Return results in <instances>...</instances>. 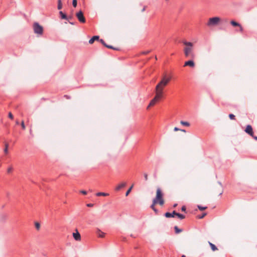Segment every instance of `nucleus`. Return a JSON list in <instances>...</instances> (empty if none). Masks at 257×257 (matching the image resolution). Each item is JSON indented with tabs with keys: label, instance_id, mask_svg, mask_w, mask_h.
I'll use <instances>...</instances> for the list:
<instances>
[{
	"label": "nucleus",
	"instance_id": "obj_36",
	"mask_svg": "<svg viewBox=\"0 0 257 257\" xmlns=\"http://www.w3.org/2000/svg\"><path fill=\"white\" fill-rule=\"evenodd\" d=\"M144 178L146 181L148 180V175L146 173L144 174Z\"/></svg>",
	"mask_w": 257,
	"mask_h": 257
},
{
	"label": "nucleus",
	"instance_id": "obj_32",
	"mask_svg": "<svg viewBox=\"0 0 257 257\" xmlns=\"http://www.w3.org/2000/svg\"><path fill=\"white\" fill-rule=\"evenodd\" d=\"M132 188H133V186H131V187L129 188V189L126 191V194H125V195H126V196H127V195H128V194H129V193H130V192H131V190H132Z\"/></svg>",
	"mask_w": 257,
	"mask_h": 257
},
{
	"label": "nucleus",
	"instance_id": "obj_35",
	"mask_svg": "<svg viewBox=\"0 0 257 257\" xmlns=\"http://www.w3.org/2000/svg\"><path fill=\"white\" fill-rule=\"evenodd\" d=\"M80 193H82L83 195H86L87 194V192L86 191H85V190H81V191H80Z\"/></svg>",
	"mask_w": 257,
	"mask_h": 257
},
{
	"label": "nucleus",
	"instance_id": "obj_8",
	"mask_svg": "<svg viewBox=\"0 0 257 257\" xmlns=\"http://www.w3.org/2000/svg\"><path fill=\"white\" fill-rule=\"evenodd\" d=\"M230 24L231 25H232L234 27H238L239 28V31L241 33L243 32V29L242 27L241 26V25L239 23H238L234 21H231L230 22Z\"/></svg>",
	"mask_w": 257,
	"mask_h": 257
},
{
	"label": "nucleus",
	"instance_id": "obj_1",
	"mask_svg": "<svg viewBox=\"0 0 257 257\" xmlns=\"http://www.w3.org/2000/svg\"><path fill=\"white\" fill-rule=\"evenodd\" d=\"M171 76L169 75L164 74L161 78V80L157 84L155 89V96L151 101L149 106L154 105L157 102L160 101L164 96V89L168 85L171 80Z\"/></svg>",
	"mask_w": 257,
	"mask_h": 257
},
{
	"label": "nucleus",
	"instance_id": "obj_9",
	"mask_svg": "<svg viewBox=\"0 0 257 257\" xmlns=\"http://www.w3.org/2000/svg\"><path fill=\"white\" fill-rule=\"evenodd\" d=\"M190 66L191 67H194L195 66V63L193 60H189L188 61H186L184 63V66Z\"/></svg>",
	"mask_w": 257,
	"mask_h": 257
},
{
	"label": "nucleus",
	"instance_id": "obj_2",
	"mask_svg": "<svg viewBox=\"0 0 257 257\" xmlns=\"http://www.w3.org/2000/svg\"><path fill=\"white\" fill-rule=\"evenodd\" d=\"M183 44L186 46L184 49V54L186 57L194 58L195 57L193 50V43L187 41H184Z\"/></svg>",
	"mask_w": 257,
	"mask_h": 257
},
{
	"label": "nucleus",
	"instance_id": "obj_31",
	"mask_svg": "<svg viewBox=\"0 0 257 257\" xmlns=\"http://www.w3.org/2000/svg\"><path fill=\"white\" fill-rule=\"evenodd\" d=\"M12 170H13L12 167H10L8 168V169L7 170V172L8 173H10L11 172H12Z\"/></svg>",
	"mask_w": 257,
	"mask_h": 257
},
{
	"label": "nucleus",
	"instance_id": "obj_42",
	"mask_svg": "<svg viewBox=\"0 0 257 257\" xmlns=\"http://www.w3.org/2000/svg\"><path fill=\"white\" fill-rule=\"evenodd\" d=\"M16 124H17V125L19 124V120H16Z\"/></svg>",
	"mask_w": 257,
	"mask_h": 257
},
{
	"label": "nucleus",
	"instance_id": "obj_30",
	"mask_svg": "<svg viewBox=\"0 0 257 257\" xmlns=\"http://www.w3.org/2000/svg\"><path fill=\"white\" fill-rule=\"evenodd\" d=\"M21 126H22V128L23 130H25L26 126H25V125L24 124V122L23 120L21 122Z\"/></svg>",
	"mask_w": 257,
	"mask_h": 257
},
{
	"label": "nucleus",
	"instance_id": "obj_43",
	"mask_svg": "<svg viewBox=\"0 0 257 257\" xmlns=\"http://www.w3.org/2000/svg\"><path fill=\"white\" fill-rule=\"evenodd\" d=\"M180 131H181V132H186V131L185 130H183V129H180Z\"/></svg>",
	"mask_w": 257,
	"mask_h": 257
},
{
	"label": "nucleus",
	"instance_id": "obj_14",
	"mask_svg": "<svg viewBox=\"0 0 257 257\" xmlns=\"http://www.w3.org/2000/svg\"><path fill=\"white\" fill-rule=\"evenodd\" d=\"M126 185L125 183H121L119 184H118L116 187H115V190L116 191H119L121 188H123Z\"/></svg>",
	"mask_w": 257,
	"mask_h": 257
},
{
	"label": "nucleus",
	"instance_id": "obj_26",
	"mask_svg": "<svg viewBox=\"0 0 257 257\" xmlns=\"http://www.w3.org/2000/svg\"><path fill=\"white\" fill-rule=\"evenodd\" d=\"M229 117L231 120H235V115L234 114H231V113L229 114Z\"/></svg>",
	"mask_w": 257,
	"mask_h": 257
},
{
	"label": "nucleus",
	"instance_id": "obj_45",
	"mask_svg": "<svg viewBox=\"0 0 257 257\" xmlns=\"http://www.w3.org/2000/svg\"><path fill=\"white\" fill-rule=\"evenodd\" d=\"M177 206V204L174 205V207H175Z\"/></svg>",
	"mask_w": 257,
	"mask_h": 257
},
{
	"label": "nucleus",
	"instance_id": "obj_17",
	"mask_svg": "<svg viewBox=\"0 0 257 257\" xmlns=\"http://www.w3.org/2000/svg\"><path fill=\"white\" fill-rule=\"evenodd\" d=\"M209 244L211 248V249L213 250V251H215V250H217L218 249L217 248V247L214 244H213L212 243L210 242H209Z\"/></svg>",
	"mask_w": 257,
	"mask_h": 257
},
{
	"label": "nucleus",
	"instance_id": "obj_25",
	"mask_svg": "<svg viewBox=\"0 0 257 257\" xmlns=\"http://www.w3.org/2000/svg\"><path fill=\"white\" fill-rule=\"evenodd\" d=\"M206 214H207L206 213H203L200 215H198L197 217L199 219H201V218H203V217H204L206 215Z\"/></svg>",
	"mask_w": 257,
	"mask_h": 257
},
{
	"label": "nucleus",
	"instance_id": "obj_27",
	"mask_svg": "<svg viewBox=\"0 0 257 257\" xmlns=\"http://www.w3.org/2000/svg\"><path fill=\"white\" fill-rule=\"evenodd\" d=\"M98 236L100 237H103L104 236V233L103 232H101L100 230H99Z\"/></svg>",
	"mask_w": 257,
	"mask_h": 257
},
{
	"label": "nucleus",
	"instance_id": "obj_39",
	"mask_svg": "<svg viewBox=\"0 0 257 257\" xmlns=\"http://www.w3.org/2000/svg\"><path fill=\"white\" fill-rule=\"evenodd\" d=\"M251 137H252L255 140L257 141V137L256 136H254V135H253V136H251Z\"/></svg>",
	"mask_w": 257,
	"mask_h": 257
},
{
	"label": "nucleus",
	"instance_id": "obj_20",
	"mask_svg": "<svg viewBox=\"0 0 257 257\" xmlns=\"http://www.w3.org/2000/svg\"><path fill=\"white\" fill-rule=\"evenodd\" d=\"M180 123L181 124L183 125H185V126H190V123L187 122V121H183V120H181L180 121Z\"/></svg>",
	"mask_w": 257,
	"mask_h": 257
},
{
	"label": "nucleus",
	"instance_id": "obj_7",
	"mask_svg": "<svg viewBox=\"0 0 257 257\" xmlns=\"http://www.w3.org/2000/svg\"><path fill=\"white\" fill-rule=\"evenodd\" d=\"M245 132L246 133H247L250 136H253V132L252 127L250 125L248 124L246 126L245 130Z\"/></svg>",
	"mask_w": 257,
	"mask_h": 257
},
{
	"label": "nucleus",
	"instance_id": "obj_18",
	"mask_svg": "<svg viewBox=\"0 0 257 257\" xmlns=\"http://www.w3.org/2000/svg\"><path fill=\"white\" fill-rule=\"evenodd\" d=\"M176 216H177L180 219H183L185 218V216L183 214L176 212Z\"/></svg>",
	"mask_w": 257,
	"mask_h": 257
},
{
	"label": "nucleus",
	"instance_id": "obj_24",
	"mask_svg": "<svg viewBox=\"0 0 257 257\" xmlns=\"http://www.w3.org/2000/svg\"><path fill=\"white\" fill-rule=\"evenodd\" d=\"M197 207H198V208L200 210H201V211H203V210H205V209H207V207H206V206H205V207H203V206H201V205H198V206H197Z\"/></svg>",
	"mask_w": 257,
	"mask_h": 257
},
{
	"label": "nucleus",
	"instance_id": "obj_33",
	"mask_svg": "<svg viewBox=\"0 0 257 257\" xmlns=\"http://www.w3.org/2000/svg\"><path fill=\"white\" fill-rule=\"evenodd\" d=\"M9 117L11 119H13L14 117H13V114H12V113L11 112H9Z\"/></svg>",
	"mask_w": 257,
	"mask_h": 257
},
{
	"label": "nucleus",
	"instance_id": "obj_13",
	"mask_svg": "<svg viewBox=\"0 0 257 257\" xmlns=\"http://www.w3.org/2000/svg\"><path fill=\"white\" fill-rule=\"evenodd\" d=\"M59 15L61 19L66 20L69 21V18L62 11L59 12Z\"/></svg>",
	"mask_w": 257,
	"mask_h": 257
},
{
	"label": "nucleus",
	"instance_id": "obj_38",
	"mask_svg": "<svg viewBox=\"0 0 257 257\" xmlns=\"http://www.w3.org/2000/svg\"><path fill=\"white\" fill-rule=\"evenodd\" d=\"M64 97H65L67 99H70V97L67 95H64Z\"/></svg>",
	"mask_w": 257,
	"mask_h": 257
},
{
	"label": "nucleus",
	"instance_id": "obj_28",
	"mask_svg": "<svg viewBox=\"0 0 257 257\" xmlns=\"http://www.w3.org/2000/svg\"><path fill=\"white\" fill-rule=\"evenodd\" d=\"M35 227L37 230H39L40 228V224L38 222H36L35 224Z\"/></svg>",
	"mask_w": 257,
	"mask_h": 257
},
{
	"label": "nucleus",
	"instance_id": "obj_22",
	"mask_svg": "<svg viewBox=\"0 0 257 257\" xmlns=\"http://www.w3.org/2000/svg\"><path fill=\"white\" fill-rule=\"evenodd\" d=\"M174 229H175L176 233H177V234L180 233L182 231V229H179L177 226H175L174 227Z\"/></svg>",
	"mask_w": 257,
	"mask_h": 257
},
{
	"label": "nucleus",
	"instance_id": "obj_4",
	"mask_svg": "<svg viewBox=\"0 0 257 257\" xmlns=\"http://www.w3.org/2000/svg\"><path fill=\"white\" fill-rule=\"evenodd\" d=\"M220 21V19L219 17H215L209 19L206 25L208 27H213L216 26Z\"/></svg>",
	"mask_w": 257,
	"mask_h": 257
},
{
	"label": "nucleus",
	"instance_id": "obj_21",
	"mask_svg": "<svg viewBox=\"0 0 257 257\" xmlns=\"http://www.w3.org/2000/svg\"><path fill=\"white\" fill-rule=\"evenodd\" d=\"M62 8L61 0H58V9L61 10Z\"/></svg>",
	"mask_w": 257,
	"mask_h": 257
},
{
	"label": "nucleus",
	"instance_id": "obj_23",
	"mask_svg": "<svg viewBox=\"0 0 257 257\" xmlns=\"http://www.w3.org/2000/svg\"><path fill=\"white\" fill-rule=\"evenodd\" d=\"M8 147H9L8 144H7V143L5 144V148L4 149V152L6 154H8Z\"/></svg>",
	"mask_w": 257,
	"mask_h": 257
},
{
	"label": "nucleus",
	"instance_id": "obj_15",
	"mask_svg": "<svg viewBox=\"0 0 257 257\" xmlns=\"http://www.w3.org/2000/svg\"><path fill=\"white\" fill-rule=\"evenodd\" d=\"M99 37L98 36H94L92 37V38H91L89 41V44H91L93 43V42L95 40H99Z\"/></svg>",
	"mask_w": 257,
	"mask_h": 257
},
{
	"label": "nucleus",
	"instance_id": "obj_41",
	"mask_svg": "<svg viewBox=\"0 0 257 257\" xmlns=\"http://www.w3.org/2000/svg\"><path fill=\"white\" fill-rule=\"evenodd\" d=\"M68 17L69 18V21L72 19V16H68Z\"/></svg>",
	"mask_w": 257,
	"mask_h": 257
},
{
	"label": "nucleus",
	"instance_id": "obj_5",
	"mask_svg": "<svg viewBox=\"0 0 257 257\" xmlns=\"http://www.w3.org/2000/svg\"><path fill=\"white\" fill-rule=\"evenodd\" d=\"M33 29L35 33L39 35H42L43 28L38 23H35L33 25Z\"/></svg>",
	"mask_w": 257,
	"mask_h": 257
},
{
	"label": "nucleus",
	"instance_id": "obj_19",
	"mask_svg": "<svg viewBox=\"0 0 257 257\" xmlns=\"http://www.w3.org/2000/svg\"><path fill=\"white\" fill-rule=\"evenodd\" d=\"M96 195L97 196H107L108 195V194L106 193H103V192H98L96 194Z\"/></svg>",
	"mask_w": 257,
	"mask_h": 257
},
{
	"label": "nucleus",
	"instance_id": "obj_37",
	"mask_svg": "<svg viewBox=\"0 0 257 257\" xmlns=\"http://www.w3.org/2000/svg\"><path fill=\"white\" fill-rule=\"evenodd\" d=\"M180 129H179V128L177 127H175L174 128V131L176 132V131H180Z\"/></svg>",
	"mask_w": 257,
	"mask_h": 257
},
{
	"label": "nucleus",
	"instance_id": "obj_44",
	"mask_svg": "<svg viewBox=\"0 0 257 257\" xmlns=\"http://www.w3.org/2000/svg\"><path fill=\"white\" fill-rule=\"evenodd\" d=\"M69 23L71 25H74V23L73 22H71L70 21H68Z\"/></svg>",
	"mask_w": 257,
	"mask_h": 257
},
{
	"label": "nucleus",
	"instance_id": "obj_3",
	"mask_svg": "<svg viewBox=\"0 0 257 257\" xmlns=\"http://www.w3.org/2000/svg\"><path fill=\"white\" fill-rule=\"evenodd\" d=\"M164 194L160 188H158L156 191V196L153 199L154 203H158L160 205H163L164 204V200L163 198Z\"/></svg>",
	"mask_w": 257,
	"mask_h": 257
},
{
	"label": "nucleus",
	"instance_id": "obj_46",
	"mask_svg": "<svg viewBox=\"0 0 257 257\" xmlns=\"http://www.w3.org/2000/svg\"><path fill=\"white\" fill-rule=\"evenodd\" d=\"M181 257H186L185 255H182Z\"/></svg>",
	"mask_w": 257,
	"mask_h": 257
},
{
	"label": "nucleus",
	"instance_id": "obj_6",
	"mask_svg": "<svg viewBox=\"0 0 257 257\" xmlns=\"http://www.w3.org/2000/svg\"><path fill=\"white\" fill-rule=\"evenodd\" d=\"M76 16L78 21L81 23H84L86 22L85 18L84 17L82 11H80L76 14Z\"/></svg>",
	"mask_w": 257,
	"mask_h": 257
},
{
	"label": "nucleus",
	"instance_id": "obj_29",
	"mask_svg": "<svg viewBox=\"0 0 257 257\" xmlns=\"http://www.w3.org/2000/svg\"><path fill=\"white\" fill-rule=\"evenodd\" d=\"M77 4V0H73L72 5L74 7H75V8L76 7Z\"/></svg>",
	"mask_w": 257,
	"mask_h": 257
},
{
	"label": "nucleus",
	"instance_id": "obj_12",
	"mask_svg": "<svg viewBox=\"0 0 257 257\" xmlns=\"http://www.w3.org/2000/svg\"><path fill=\"white\" fill-rule=\"evenodd\" d=\"M176 211H173L172 213L166 212L165 214V216L167 218L174 217L176 215Z\"/></svg>",
	"mask_w": 257,
	"mask_h": 257
},
{
	"label": "nucleus",
	"instance_id": "obj_40",
	"mask_svg": "<svg viewBox=\"0 0 257 257\" xmlns=\"http://www.w3.org/2000/svg\"><path fill=\"white\" fill-rule=\"evenodd\" d=\"M93 204H90H90H87V206L88 207H92V206H93Z\"/></svg>",
	"mask_w": 257,
	"mask_h": 257
},
{
	"label": "nucleus",
	"instance_id": "obj_16",
	"mask_svg": "<svg viewBox=\"0 0 257 257\" xmlns=\"http://www.w3.org/2000/svg\"><path fill=\"white\" fill-rule=\"evenodd\" d=\"M157 203H154V201L153 200V203L151 206V208L156 213H158V210L155 207V205Z\"/></svg>",
	"mask_w": 257,
	"mask_h": 257
},
{
	"label": "nucleus",
	"instance_id": "obj_11",
	"mask_svg": "<svg viewBox=\"0 0 257 257\" xmlns=\"http://www.w3.org/2000/svg\"><path fill=\"white\" fill-rule=\"evenodd\" d=\"M100 41V42L105 47H106V48H109V49H114V50H116V48H114L113 46H110V45H107L105 42H104V41L103 40V39H99V40Z\"/></svg>",
	"mask_w": 257,
	"mask_h": 257
},
{
	"label": "nucleus",
	"instance_id": "obj_34",
	"mask_svg": "<svg viewBox=\"0 0 257 257\" xmlns=\"http://www.w3.org/2000/svg\"><path fill=\"white\" fill-rule=\"evenodd\" d=\"M186 206H183L181 207V210H182V211L185 212V211H186Z\"/></svg>",
	"mask_w": 257,
	"mask_h": 257
},
{
	"label": "nucleus",
	"instance_id": "obj_10",
	"mask_svg": "<svg viewBox=\"0 0 257 257\" xmlns=\"http://www.w3.org/2000/svg\"><path fill=\"white\" fill-rule=\"evenodd\" d=\"M73 236L74 238L77 241H79L81 239V235L77 230H76V232H74L73 233Z\"/></svg>",
	"mask_w": 257,
	"mask_h": 257
}]
</instances>
